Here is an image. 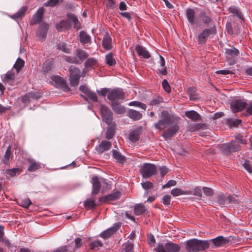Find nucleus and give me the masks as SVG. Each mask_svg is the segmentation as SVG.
<instances>
[{
  "mask_svg": "<svg viewBox=\"0 0 252 252\" xmlns=\"http://www.w3.org/2000/svg\"><path fill=\"white\" fill-rule=\"evenodd\" d=\"M195 89L193 87H190L188 89V94L189 95L191 100H194L196 99L195 97Z\"/></svg>",
  "mask_w": 252,
  "mask_h": 252,
  "instance_id": "obj_54",
  "label": "nucleus"
},
{
  "mask_svg": "<svg viewBox=\"0 0 252 252\" xmlns=\"http://www.w3.org/2000/svg\"><path fill=\"white\" fill-rule=\"evenodd\" d=\"M25 64L24 61L21 58H18L15 63L14 65V68L16 70L17 74H18Z\"/></svg>",
  "mask_w": 252,
  "mask_h": 252,
  "instance_id": "obj_38",
  "label": "nucleus"
},
{
  "mask_svg": "<svg viewBox=\"0 0 252 252\" xmlns=\"http://www.w3.org/2000/svg\"><path fill=\"white\" fill-rule=\"evenodd\" d=\"M64 0H49L46 2L44 3V6L46 7L50 6L54 7L56 6L59 3H62Z\"/></svg>",
  "mask_w": 252,
  "mask_h": 252,
  "instance_id": "obj_44",
  "label": "nucleus"
},
{
  "mask_svg": "<svg viewBox=\"0 0 252 252\" xmlns=\"http://www.w3.org/2000/svg\"><path fill=\"white\" fill-rule=\"evenodd\" d=\"M104 3L108 8L114 9L117 7L116 0H104Z\"/></svg>",
  "mask_w": 252,
  "mask_h": 252,
  "instance_id": "obj_42",
  "label": "nucleus"
},
{
  "mask_svg": "<svg viewBox=\"0 0 252 252\" xmlns=\"http://www.w3.org/2000/svg\"><path fill=\"white\" fill-rule=\"evenodd\" d=\"M113 158L116 160V161L123 164L125 161V157L121 155V154L116 150H112Z\"/></svg>",
  "mask_w": 252,
  "mask_h": 252,
  "instance_id": "obj_29",
  "label": "nucleus"
},
{
  "mask_svg": "<svg viewBox=\"0 0 252 252\" xmlns=\"http://www.w3.org/2000/svg\"><path fill=\"white\" fill-rule=\"evenodd\" d=\"M146 210V208L145 205L142 204H136L134 206V212L137 216L142 214Z\"/></svg>",
  "mask_w": 252,
  "mask_h": 252,
  "instance_id": "obj_32",
  "label": "nucleus"
},
{
  "mask_svg": "<svg viewBox=\"0 0 252 252\" xmlns=\"http://www.w3.org/2000/svg\"><path fill=\"white\" fill-rule=\"evenodd\" d=\"M160 117L161 120L155 124L157 129L163 130L171 125V119L167 111H162L161 113Z\"/></svg>",
  "mask_w": 252,
  "mask_h": 252,
  "instance_id": "obj_3",
  "label": "nucleus"
},
{
  "mask_svg": "<svg viewBox=\"0 0 252 252\" xmlns=\"http://www.w3.org/2000/svg\"><path fill=\"white\" fill-rule=\"evenodd\" d=\"M179 126L177 125L172 126L167 130L165 131L162 134V136L165 138H169L173 136V135L178 131Z\"/></svg>",
  "mask_w": 252,
  "mask_h": 252,
  "instance_id": "obj_14",
  "label": "nucleus"
},
{
  "mask_svg": "<svg viewBox=\"0 0 252 252\" xmlns=\"http://www.w3.org/2000/svg\"><path fill=\"white\" fill-rule=\"evenodd\" d=\"M135 50L136 51L138 56L142 58L145 59H149L151 57V55L149 52L146 49L145 47L142 46H136Z\"/></svg>",
  "mask_w": 252,
  "mask_h": 252,
  "instance_id": "obj_16",
  "label": "nucleus"
},
{
  "mask_svg": "<svg viewBox=\"0 0 252 252\" xmlns=\"http://www.w3.org/2000/svg\"><path fill=\"white\" fill-rule=\"evenodd\" d=\"M149 244L150 247H155L156 246V240L153 235L150 234L149 236Z\"/></svg>",
  "mask_w": 252,
  "mask_h": 252,
  "instance_id": "obj_60",
  "label": "nucleus"
},
{
  "mask_svg": "<svg viewBox=\"0 0 252 252\" xmlns=\"http://www.w3.org/2000/svg\"><path fill=\"white\" fill-rule=\"evenodd\" d=\"M52 80L54 85L57 88H62L63 89L66 88V82L63 78L59 76H55L52 77Z\"/></svg>",
  "mask_w": 252,
  "mask_h": 252,
  "instance_id": "obj_11",
  "label": "nucleus"
},
{
  "mask_svg": "<svg viewBox=\"0 0 252 252\" xmlns=\"http://www.w3.org/2000/svg\"><path fill=\"white\" fill-rule=\"evenodd\" d=\"M225 53L227 55V58H234L238 56L239 52L238 49L235 48H231L226 49Z\"/></svg>",
  "mask_w": 252,
  "mask_h": 252,
  "instance_id": "obj_33",
  "label": "nucleus"
},
{
  "mask_svg": "<svg viewBox=\"0 0 252 252\" xmlns=\"http://www.w3.org/2000/svg\"><path fill=\"white\" fill-rule=\"evenodd\" d=\"M76 55L82 61L86 59L88 57V54L85 51L81 49L76 50Z\"/></svg>",
  "mask_w": 252,
  "mask_h": 252,
  "instance_id": "obj_39",
  "label": "nucleus"
},
{
  "mask_svg": "<svg viewBox=\"0 0 252 252\" xmlns=\"http://www.w3.org/2000/svg\"><path fill=\"white\" fill-rule=\"evenodd\" d=\"M112 108L116 113L119 114H123L126 112L125 107L117 102L112 103Z\"/></svg>",
  "mask_w": 252,
  "mask_h": 252,
  "instance_id": "obj_25",
  "label": "nucleus"
},
{
  "mask_svg": "<svg viewBox=\"0 0 252 252\" xmlns=\"http://www.w3.org/2000/svg\"><path fill=\"white\" fill-rule=\"evenodd\" d=\"M162 87H163L164 90L166 92L168 93L171 91L170 85L166 80L164 79L162 81Z\"/></svg>",
  "mask_w": 252,
  "mask_h": 252,
  "instance_id": "obj_63",
  "label": "nucleus"
},
{
  "mask_svg": "<svg viewBox=\"0 0 252 252\" xmlns=\"http://www.w3.org/2000/svg\"><path fill=\"white\" fill-rule=\"evenodd\" d=\"M227 196H225L223 194L221 193L218 196V202L220 205H224L227 204Z\"/></svg>",
  "mask_w": 252,
  "mask_h": 252,
  "instance_id": "obj_46",
  "label": "nucleus"
},
{
  "mask_svg": "<svg viewBox=\"0 0 252 252\" xmlns=\"http://www.w3.org/2000/svg\"><path fill=\"white\" fill-rule=\"evenodd\" d=\"M171 194L173 196H178L181 195H191L192 194V191L190 190L184 191L179 188H174L171 190Z\"/></svg>",
  "mask_w": 252,
  "mask_h": 252,
  "instance_id": "obj_24",
  "label": "nucleus"
},
{
  "mask_svg": "<svg viewBox=\"0 0 252 252\" xmlns=\"http://www.w3.org/2000/svg\"><path fill=\"white\" fill-rule=\"evenodd\" d=\"M70 27H71L70 20H69V19L66 21L63 20L56 25V28L59 32L67 30Z\"/></svg>",
  "mask_w": 252,
  "mask_h": 252,
  "instance_id": "obj_22",
  "label": "nucleus"
},
{
  "mask_svg": "<svg viewBox=\"0 0 252 252\" xmlns=\"http://www.w3.org/2000/svg\"><path fill=\"white\" fill-rule=\"evenodd\" d=\"M65 60L66 62H67L69 63H75V64L79 63L78 61L75 57H70L67 56L65 58Z\"/></svg>",
  "mask_w": 252,
  "mask_h": 252,
  "instance_id": "obj_64",
  "label": "nucleus"
},
{
  "mask_svg": "<svg viewBox=\"0 0 252 252\" xmlns=\"http://www.w3.org/2000/svg\"><path fill=\"white\" fill-rule=\"evenodd\" d=\"M128 105L140 107L141 109H142L143 110H144V111L146 110V107H147L146 105L145 104L142 103L140 102L136 101H131V102H129L128 103Z\"/></svg>",
  "mask_w": 252,
  "mask_h": 252,
  "instance_id": "obj_47",
  "label": "nucleus"
},
{
  "mask_svg": "<svg viewBox=\"0 0 252 252\" xmlns=\"http://www.w3.org/2000/svg\"><path fill=\"white\" fill-rule=\"evenodd\" d=\"M185 115L193 121H199L201 120L200 115L197 112L193 110L186 111Z\"/></svg>",
  "mask_w": 252,
  "mask_h": 252,
  "instance_id": "obj_23",
  "label": "nucleus"
},
{
  "mask_svg": "<svg viewBox=\"0 0 252 252\" xmlns=\"http://www.w3.org/2000/svg\"><path fill=\"white\" fill-rule=\"evenodd\" d=\"M216 33V29L215 27H211L210 29L204 30L198 35L199 44H204L207 38L211 35H214Z\"/></svg>",
  "mask_w": 252,
  "mask_h": 252,
  "instance_id": "obj_6",
  "label": "nucleus"
},
{
  "mask_svg": "<svg viewBox=\"0 0 252 252\" xmlns=\"http://www.w3.org/2000/svg\"><path fill=\"white\" fill-rule=\"evenodd\" d=\"M229 10L234 16H241V12L240 9L235 6H230L229 8Z\"/></svg>",
  "mask_w": 252,
  "mask_h": 252,
  "instance_id": "obj_49",
  "label": "nucleus"
},
{
  "mask_svg": "<svg viewBox=\"0 0 252 252\" xmlns=\"http://www.w3.org/2000/svg\"><path fill=\"white\" fill-rule=\"evenodd\" d=\"M79 37L81 43L83 44L90 43L91 40L90 36L84 31L80 32Z\"/></svg>",
  "mask_w": 252,
  "mask_h": 252,
  "instance_id": "obj_28",
  "label": "nucleus"
},
{
  "mask_svg": "<svg viewBox=\"0 0 252 252\" xmlns=\"http://www.w3.org/2000/svg\"><path fill=\"white\" fill-rule=\"evenodd\" d=\"M18 74L15 73L13 71H8L2 77V81L5 83L10 84L14 81L16 75Z\"/></svg>",
  "mask_w": 252,
  "mask_h": 252,
  "instance_id": "obj_18",
  "label": "nucleus"
},
{
  "mask_svg": "<svg viewBox=\"0 0 252 252\" xmlns=\"http://www.w3.org/2000/svg\"><path fill=\"white\" fill-rule=\"evenodd\" d=\"M128 117L134 121H138L142 117V115L139 112L131 109L128 112Z\"/></svg>",
  "mask_w": 252,
  "mask_h": 252,
  "instance_id": "obj_26",
  "label": "nucleus"
},
{
  "mask_svg": "<svg viewBox=\"0 0 252 252\" xmlns=\"http://www.w3.org/2000/svg\"><path fill=\"white\" fill-rule=\"evenodd\" d=\"M242 121L240 119H229L226 120V124L229 127H237L241 123Z\"/></svg>",
  "mask_w": 252,
  "mask_h": 252,
  "instance_id": "obj_36",
  "label": "nucleus"
},
{
  "mask_svg": "<svg viewBox=\"0 0 252 252\" xmlns=\"http://www.w3.org/2000/svg\"><path fill=\"white\" fill-rule=\"evenodd\" d=\"M31 204L32 202L29 198H25L21 201V205L24 208H28Z\"/></svg>",
  "mask_w": 252,
  "mask_h": 252,
  "instance_id": "obj_57",
  "label": "nucleus"
},
{
  "mask_svg": "<svg viewBox=\"0 0 252 252\" xmlns=\"http://www.w3.org/2000/svg\"><path fill=\"white\" fill-rule=\"evenodd\" d=\"M107 98L112 103L116 102L118 100L125 98V93L122 89L116 88L110 91L107 94Z\"/></svg>",
  "mask_w": 252,
  "mask_h": 252,
  "instance_id": "obj_5",
  "label": "nucleus"
},
{
  "mask_svg": "<svg viewBox=\"0 0 252 252\" xmlns=\"http://www.w3.org/2000/svg\"><path fill=\"white\" fill-rule=\"evenodd\" d=\"M27 161L30 164L28 170L30 172H33L40 168V163L36 162L32 158H28Z\"/></svg>",
  "mask_w": 252,
  "mask_h": 252,
  "instance_id": "obj_21",
  "label": "nucleus"
},
{
  "mask_svg": "<svg viewBox=\"0 0 252 252\" xmlns=\"http://www.w3.org/2000/svg\"><path fill=\"white\" fill-rule=\"evenodd\" d=\"M121 192L119 191H117L106 196L100 197L98 200L99 201L103 203H108L110 201H114L118 199L121 197Z\"/></svg>",
  "mask_w": 252,
  "mask_h": 252,
  "instance_id": "obj_9",
  "label": "nucleus"
},
{
  "mask_svg": "<svg viewBox=\"0 0 252 252\" xmlns=\"http://www.w3.org/2000/svg\"><path fill=\"white\" fill-rule=\"evenodd\" d=\"M247 103L241 100L237 99L231 102L230 106L233 113L241 111L246 108Z\"/></svg>",
  "mask_w": 252,
  "mask_h": 252,
  "instance_id": "obj_8",
  "label": "nucleus"
},
{
  "mask_svg": "<svg viewBox=\"0 0 252 252\" xmlns=\"http://www.w3.org/2000/svg\"><path fill=\"white\" fill-rule=\"evenodd\" d=\"M139 171L142 177L147 179L157 173V168L153 164L145 163L141 166Z\"/></svg>",
  "mask_w": 252,
  "mask_h": 252,
  "instance_id": "obj_2",
  "label": "nucleus"
},
{
  "mask_svg": "<svg viewBox=\"0 0 252 252\" xmlns=\"http://www.w3.org/2000/svg\"><path fill=\"white\" fill-rule=\"evenodd\" d=\"M102 46L106 50H111L112 46V39L108 33H106L102 40Z\"/></svg>",
  "mask_w": 252,
  "mask_h": 252,
  "instance_id": "obj_19",
  "label": "nucleus"
},
{
  "mask_svg": "<svg viewBox=\"0 0 252 252\" xmlns=\"http://www.w3.org/2000/svg\"><path fill=\"white\" fill-rule=\"evenodd\" d=\"M53 65V63L51 61H47L44 64L43 66V71L44 72H47L51 69Z\"/></svg>",
  "mask_w": 252,
  "mask_h": 252,
  "instance_id": "obj_52",
  "label": "nucleus"
},
{
  "mask_svg": "<svg viewBox=\"0 0 252 252\" xmlns=\"http://www.w3.org/2000/svg\"><path fill=\"white\" fill-rule=\"evenodd\" d=\"M69 20H70V25L71 23L74 24V28L76 30H79L81 28L80 22L78 21L77 17H69Z\"/></svg>",
  "mask_w": 252,
  "mask_h": 252,
  "instance_id": "obj_43",
  "label": "nucleus"
},
{
  "mask_svg": "<svg viewBox=\"0 0 252 252\" xmlns=\"http://www.w3.org/2000/svg\"><path fill=\"white\" fill-rule=\"evenodd\" d=\"M100 112L103 121L110 125L113 119L112 113L110 110L105 105H101Z\"/></svg>",
  "mask_w": 252,
  "mask_h": 252,
  "instance_id": "obj_7",
  "label": "nucleus"
},
{
  "mask_svg": "<svg viewBox=\"0 0 252 252\" xmlns=\"http://www.w3.org/2000/svg\"><path fill=\"white\" fill-rule=\"evenodd\" d=\"M230 144V150L231 152H235L240 150L239 145L235 142L232 141Z\"/></svg>",
  "mask_w": 252,
  "mask_h": 252,
  "instance_id": "obj_51",
  "label": "nucleus"
},
{
  "mask_svg": "<svg viewBox=\"0 0 252 252\" xmlns=\"http://www.w3.org/2000/svg\"><path fill=\"white\" fill-rule=\"evenodd\" d=\"M176 185V181L173 180H169L166 184L162 186V188L165 189L174 186Z\"/></svg>",
  "mask_w": 252,
  "mask_h": 252,
  "instance_id": "obj_61",
  "label": "nucleus"
},
{
  "mask_svg": "<svg viewBox=\"0 0 252 252\" xmlns=\"http://www.w3.org/2000/svg\"><path fill=\"white\" fill-rule=\"evenodd\" d=\"M158 63L160 64V68L158 69V70L162 75H166L167 72L165 67V62L164 58L160 55L159 56V61Z\"/></svg>",
  "mask_w": 252,
  "mask_h": 252,
  "instance_id": "obj_30",
  "label": "nucleus"
},
{
  "mask_svg": "<svg viewBox=\"0 0 252 252\" xmlns=\"http://www.w3.org/2000/svg\"><path fill=\"white\" fill-rule=\"evenodd\" d=\"M6 173L9 176L12 177L16 175L17 174H19L20 170L17 168H13L6 170Z\"/></svg>",
  "mask_w": 252,
  "mask_h": 252,
  "instance_id": "obj_56",
  "label": "nucleus"
},
{
  "mask_svg": "<svg viewBox=\"0 0 252 252\" xmlns=\"http://www.w3.org/2000/svg\"><path fill=\"white\" fill-rule=\"evenodd\" d=\"M216 73L218 74L227 75L234 74V72L229 69H226L223 70H217Z\"/></svg>",
  "mask_w": 252,
  "mask_h": 252,
  "instance_id": "obj_58",
  "label": "nucleus"
},
{
  "mask_svg": "<svg viewBox=\"0 0 252 252\" xmlns=\"http://www.w3.org/2000/svg\"><path fill=\"white\" fill-rule=\"evenodd\" d=\"M58 48L66 53L70 52V49L68 48L65 43H62L58 45Z\"/></svg>",
  "mask_w": 252,
  "mask_h": 252,
  "instance_id": "obj_50",
  "label": "nucleus"
},
{
  "mask_svg": "<svg viewBox=\"0 0 252 252\" xmlns=\"http://www.w3.org/2000/svg\"><path fill=\"white\" fill-rule=\"evenodd\" d=\"M69 71L70 73L69 80L71 85L72 86H77L81 77L80 70L78 67L71 66L69 68Z\"/></svg>",
  "mask_w": 252,
  "mask_h": 252,
  "instance_id": "obj_4",
  "label": "nucleus"
},
{
  "mask_svg": "<svg viewBox=\"0 0 252 252\" xmlns=\"http://www.w3.org/2000/svg\"><path fill=\"white\" fill-rule=\"evenodd\" d=\"M111 147V143L106 140H102L99 145L95 147V150L98 154H102L104 152L109 150Z\"/></svg>",
  "mask_w": 252,
  "mask_h": 252,
  "instance_id": "obj_12",
  "label": "nucleus"
},
{
  "mask_svg": "<svg viewBox=\"0 0 252 252\" xmlns=\"http://www.w3.org/2000/svg\"><path fill=\"white\" fill-rule=\"evenodd\" d=\"M106 63L109 66H113L116 64V61L112 54H107L105 57Z\"/></svg>",
  "mask_w": 252,
  "mask_h": 252,
  "instance_id": "obj_41",
  "label": "nucleus"
},
{
  "mask_svg": "<svg viewBox=\"0 0 252 252\" xmlns=\"http://www.w3.org/2000/svg\"><path fill=\"white\" fill-rule=\"evenodd\" d=\"M97 204L95 203L94 200L92 198H87L84 202V206L87 209H91L95 208Z\"/></svg>",
  "mask_w": 252,
  "mask_h": 252,
  "instance_id": "obj_31",
  "label": "nucleus"
},
{
  "mask_svg": "<svg viewBox=\"0 0 252 252\" xmlns=\"http://www.w3.org/2000/svg\"><path fill=\"white\" fill-rule=\"evenodd\" d=\"M142 132V127H139L130 132L129 139L132 142H136L139 140L140 134Z\"/></svg>",
  "mask_w": 252,
  "mask_h": 252,
  "instance_id": "obj_17",
  "label": "nucleus"
},
{
  "mask_svg": "<svg viewBox=\"0 0 252 252\" xmlns=\"http://www.w3.org/2000/svg\"><path fill=\"white\" fill-rule=\"evenodd\" d=\"M209 243L207 240L192 239L186 241V249L188 252H197L208 248Z\"/></svg>",
  "mask_w": 252,
  "mask_h": 252,
  "instance_id": "obj_1",
  "label": "nucleus"
},
{
  "mask_svg": "<svg viewBox=\"0 0 252 252\" xmlns=\"http://www.w3.org/2000/svg\"><path fill=\"white\" fill-rule=\"evenodd\" d=\"M119 252H133V244L129 242L124 243Z\"/></svg>",
  "mask_w": 252,
  "mask_h": 252,
  "instance_id": "obj_27",
  "label": "nucleus"
},
{
  "mask_svg": "<svg viewBox=\"0 0 252 252\" xmlns=\"http://www.w3.org/2000/svg\"><path fill=\"white\" fill-rule=\"evenodd\" d=\"M167 243L163 244L158 243L154 248V250L157 252H167Z\"/></svg>",
  "mask_w": 252,
  "mask_h": 252,
  "instance_id": "obj_37",
  "label": "nucleus"
},
{
  "mask_svg": "<svg viewBox=\"0 0 252 252\" xmlns=\"http://www.w3.org/2000/svg\"><path fill=\"white\" fill-rule=\"evenodd\" d=\"M208 241L209 242V246L211 243H213L217 247L223 246L228 242V240L225 239L222 236H219Z\"/></svg>",
  "mask_w": 252,
  "mask_h": 252,
  "instance_id": "obj_15",
  "label": "nucleus"
},
{
  "mask_svg": "<svg viewBox=\"0 0 252 252\" xmlns=\"http://www.w3.org/2000/svg\"><path fill=\"white\" fill-rule=\"evenodd\" d=\"M49 29L48 24L43 23L40 25L38 32L37 33L38 37L41 40H43L46 37L47 31Z\"/></svg>",
  "mask_w": 252,
  "mask_h": 252,
  "instance_id": "obj_10",
  "label": "nucleus"
},
{
  "mask_svg": "<svg viewBox=\"0 0 252 252\" xmlns=\"http://www.w3.org/2000/svg\"><path fill=\"white\" fill-rule=\"evenodd\" d=\"M103 244L99 240H96L92 242L90 245V249L94 251H97L100 248L102 247Z\"/></svg>",
  "mask_w": 252,
  "mask_h": 252,
  "instance_id": "obj_40",
  "label": "nucleus"
},
{
  "mask_svg": "<svg viewBox=\"0 0 252 252\" xmlns=\"http://www.w3.org/2000/svg\"><path fill=\"white\" fill-rule=\"evenodd\" d=\"M141 185L144 189L145 190H147L149 189H151L154 187V185L152 183L149 181H147L145 182H142Z\"/></svg>",
  "mask_w": 252,
  "mask_h": 252,
  "instance_id": "obj_55",
  "label": "nucleus"
},
{
  "mask_svg": "<svg viewBox=\"0 0 252 252\" xmlns=\"http://www.w3.org/2000/svg\"><path fill=\"white\" fill-rule=\"evenodd\" d=\"M206 126L204 124H192L188 127V130L189 131H197L201 128L205 127Z\"/></svg>",
  "mask_w": 252,
  "mask_h": 252,
  "instance_id": "obj_35",
  "label": "nucleus"
},
{
  "mask_svg": "<svg viewBox=\"0 0 252 252\" xmlns=\"http://www.w3.org/2000/svg\"><path fill=\"white\" fill-rule=\"evenodd\" d=\"M96 64V61L93 58L88 59L85 63V65L86 67H92L94 66Z\"/></svg>",
  "mask_w": 252,
  "mask_h": 252,
  "instance_id": "obj_48",
  "label": "nucleus"
},
{
  "mask_svg": "<svg viewBox=\"0 0 252 252\" xmlns=\"http://www.w3.org/2000/svg\"><path fill=\"white\" fill-rule=\"evenodd\" d=\"M92 184L93 186L92 194L93 195H96L98 193L101 187L100 183L97 176H94L92 178Z\"/></svg>",
  "mask_w": 252,
  "mask_h": 252,
  "instance_id": "obj_13",
  "label": "nucleus"
},
{
  "mask_svg": "<svg viewBox=\"0 0 252 252\" xmlns=\"http://www.w3.org/2000/svg\"><path fill=\"white\" fill-rule=\"evenodd\" d=\"M114 135V130L112 128L107 129L106 133V138L107 139H111Z\"/></svg>",
  "mask_w": 252,
  "mask_h": 252,
  "instance_id": "obj_59",
  "label": "nucleus"
},
{
  "mask_svg": "<svg viewBox=\"0 0 252 252\" xmlns=\"http://www.w3.org/2000/svg\"><path fill=\"white\" fill-rule=\"evenodd\" d=\"M220 148L224 154L228 155L231 152L229 143L222 144L220 146Z\"/></svg>",
  "mask_w": 252,
  "mask_h": 252,
  "instance_id": "obj_45",
  "label": "nucleus"
},
{
  "mask_svg": "<svg viewBox=\"0 0 252 252\" xmlns=\"http://www.w3.org/2000/svg\"><path fill=\"white\" fill-rule=\"evenodd\" d=\"M244 168L249 173H252V166L250 164V162L248 160H245L243 163H242Z\"/></svg>",
  "mask_w": 252,
  "mask_h": 252,
  "instance_id": "obj_53",
  "label": "nucleus"
},
{
  "mask_svg": "<svg viewBox=\"0 0 252 252\" xmlns=\"http://www.w3.org/2000/svg\"><path fill=\"white\" fill-rule=\"evenodd\" d=\"M203 190L204 194L206 196H211L213 195V190L211 188H207V187H204L203 188Z\"/></svg>",
  "mask_w": 252,
  "mask_h": 252,
  "instance_id": "obj_62",
  "label": "nucleus"
},
{
  "mask_svg": "<svg viewBox=\"0 0 252 252\" xmlns=\"http://www.w3.org/2000/svg\"><path fill=\"white\" fill-rule=\"evenodd\" d=\"M118 228L119 225H117L116 226L111 227L102 232L100 234V236L104 239H107L113 234L117 230Z\"/></svg>",
  "mask_w": 252,
  "mask_h": 252,
  "instance_id": "obj_20",
  "label": "nucleus"
},
{
  "mask_svg": "<svg viewBox=\"0 0 252 252\" xmlns=\"http://www.w3.org/2000/svg\"><path fill=\"white\" fill-rule=\"evenodd\" d=\"M180 250V246L172 242L167 243V252H179Z\"/></svg>",
  "mask_w": 252,
  "mask_h": 252,
  "instance_id": "obj_34",
  "label": "nucleus"
}]
</instances>
